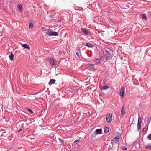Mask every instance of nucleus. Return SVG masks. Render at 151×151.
I'll return each mask as SVG.
<instances>
[{
    "mask_svg": "<svg viewBox=\"0 0 151 151\" xmlns=\"http://www.w3.org/2000/svg\"><path fill=\"white\" fill-rule=\"evenodd\" d=\"M104 52H103L104 56L106 58V61L110 60L112 58V56L110 53L111 50L108 48L105 47L104 49Z\"/></svg>",
    "mask_w": 151,
    "mask_h": 151,
    "instance_id": "1",
    "label": "nucleus"
},
{
    "mask_svg": "<svg viewBox=\"0 0 151 151\" xmlns=\"http://www.w3.org/2000/svg\"><path fill=\"white\" fill-rule=\"evenodd\" d=\"M46 33L48 35L50 36H58V35L57 32L52 31L50 29H48Z\"/></svg>",
    "mask_w": 151,
    "mask_h": 151,
    "instance_id": "2",
    "label": "nucleus"
},
{
    "mask_svg": "<svg viewBox=\"0 0 151 151\" xmlns=\"http://www.w3.org/2000/svg\"><path fill=\"white\" fill-rule=\"evenodd\" d=\"M112 114L111 113H108L106 118L107 122L109 123H111L112 121Z\"/></svg>",
    "mask_w": 151,
    "mask_h": 151,
    "instance_id": "3",
    "label": "nucleus"
},
{
    "mask_svg": "<svg viewBox=\"0 0 151 151\" xmlns=\"http://www.w3.org/2000/svg\"><path fill=\"white\" fill-rule=\"evenodd\" d=\"M125 88L122 87L121 88V91L120 92V96L122 97L123 98L124 96L125 93Z\"/></svg>",
    "mask_w": 151,
    "mask_h": 151,
    "instance_id": "4",
    "label": "nucleus"
},
{
    "mask_svg": "<svg viewBox=\"0 0 151 151\" xmlns=\"http://www.w3.org/2000/svg\"><path fill=\"white\" fill-rule=\"evenodd\" d=\"M89 66H90L89 68V70L91 71H93L95 70V68L94 65L93 64H89Z\"/></svg>",
    "mask_w": 151,
    "mask_h": 151,
    "instance_id": "5",
    "label": "nucleus"
},
{
    "mask_svg": "<svg viewBox=\"0 0 151 151\" xmlns=\"http://www.w3.org/2000/svg\"><path fill=\"white\" fill-rule=\"evenodd\" d=\"M124 108L123 106H122L121 108V116L122 118H123L124 115L125 114Z\"/></svg>",
    "mask_w": 151,
    "mask_h": 151,
    "instance_id": "6",
    "label": "nucleus"
},
{
    "mask_svg": "<svg viewBox=\"0 0 151 151\" xmlns=\"http://www.w3.org/2000/svg\"><path fill=\"white\" fill-rule=\"evenodd\" d=\"M117 133L116 135V137L114 138V139L116 141H117L119 139V136H120V134L118 132H117Z\"/></svg>",
    "mask_w": 151,
    "mask_h": 151,
    "instance_id": "7",
    "label": "nucleus"
},
{
    "mask_svg": "<svg viewBox=\"0 0 151 151\" xmlns=\"http://www.w3.org/2000/svg\"><path fill=\"white\" fill-rule=\"evenodd\" d=\"M17 7L18 8V10L19 12H22L23 11L22 6L21 4H19L18 5Z\"/></svg>",
    "mask_w": 151,
    "mask_h": 151,
    "instance_id": "8",
    "label": "nucleus"
},
{
    "mask_svg": "<svg viewBox=\"0 0 151 151\" xmlns=\"http://www.w3.org/2000/svg\"><path fill=\"white\" fill-rule=\"evenodd\" d=\"M22 46L24 48L27 49L29 50H30L29 46L27 44H23Z\"/></svg>",
    "mask_w": 151,
    "mask_h": 151,
    "instance_id": "9",
    "label": "nucleus"
},
{
    "mask_svg": "<svg viewBox=\"0 0 151 151\" xmlns=\"http://www.w3.org/2000/svg\"><path fill=\"white\" fill-rule=\"evenodd\" d=\"M55 80L54 79H51L50 80V81L48 83L49 85H52L55 83Z\"/></svg>",
    "mask_w": 151,
    "mask_h": 151,
    "instance_id": "10",
    "label": "nucleus"
},
{
    "mask_svg": "<svg viewBox=\"0 0 151 151\" xmlns=\"http://www.w3.org/2000/svg\"><path fill=\"white\" fill-rule=\"evenodd\" d=\"M102 129H97L96 130L95 132H96V134H101L102 133Z\"/></svg>",
    "mask_w": 151,
    "mask_h": 151,
    "instance_id": "11",
    "label": "nucleus"
},
{
    "mask_svg": "<svg viewBox=\"0 0 151 151\" xmlns=\"http://www.w3.org/2000/svg\"><path fill=\"white\" fill-rule=\"evenodd\" d=\"M49 62L52 65H55V62L54 60L52 58H50L49 60Z\"/></svg>",
    "mask_w": 151,
    "mask_h": 151,
    "instance_id": "12",
    "label": "nucleus"
},
{
    "mask_svg": "<svg viewBox=\"0 0 151 151\" xmlns=\"http://www.w3.org/2000/svg\"><path fill=\"white\" fill-rule=\"evenodd\" d=\"M11 54L9 55V58L11 61H12L13 60V58H14V55L12 52H10Z\"/></svg>",
    "mask_w": 151,
    "mask_h": 151,
    "instance_id": "13",
    "label": "nucleus"
},
{
    "mask_svg": "<svg viewBox=\"0 0 151 151\" xmlns=\"http://www.w3.org/2000/svg\"><path fill=\"white\" fill-rule=\"evenodd\" d=\"M145 148L147 149H149L151 150V144H147L145 146Z\"/></svg>",
    "mask_w": 151,
    "mask_h": 151,
    "instance_id": "14",
    "label": "nucleus"
},
{
    "mask_svg": "<svg viewBox=\"0 0 151 151\" xmlns=\"http://www.w3.org/2000/svg\"><path fill=\"white\" fill-rule=\"evenodd\" d=\"M82 32L85 34H88V32L87 29L83 28L82 29Z\"/></svg>",
    "mask_w": 151,
    "mask_h": 151,
    "instance_id": "15",
    "label": "nucleus"
},
{
    "mask_svg": "<svg viewBox=\"0 0 151 151\" xmlns=\"http://www.w3.org/2000/svg\"><path fill=\"white\" fill-rule=\"evenodd\" d=\"M141 123L138 122L137 125V130L139 131L141 129Z\"/></svg>",
    "mask_w": 151,
    "mask_h": 151,
    "instance_id": "16",
    "label": "nucleus"
},
{
    "mask_svg": "<svg viewBox=\"0 0 151 151\" xmlns=\"http://www.w3.org/2000/svg\"><path fill=\"white\" fill-rule=\"evenodd\" d=\"M141 17L144 19L145 20H146L147 19V18L146 16L144 14H141Z\"/></svg>",
    "mask_w": 151,
    "mask_h": 151,
    "instance_id": "17",
    "label": "nucleus"
},
{
    "mask_svg": "<svg viewBox=\"0 0 151 151\" xmlns=\"http://www.w3.org/2000/svg\"><path fill=\"white\" fill-rule=\"evenodd\" d=\"M109 88V86H107V85H103V87L102 88H101V89L102 90H106V89H107L108 88Z\"/></svg>",
    "mask_w": 151,
    "mask_h": 151,
    "instance_id": "18",
    "label": "nucleus"
},
{
    "mask_svg": "<svg viewBox=\"0 0 151 151\" xmlns=\"http://www.w3.org/2000/svg\"><path fill=\"white\" fill-rule=\"evenodd\" d=\"M85 45L86 46H87L89 48H93V46H92V45L89 43H87L86 45Z\"/></svg>",
    "mask_w": 151,
    "mask_h": 151,
    "instance_id": "19",
    "label": "nucleus"
},
{
    "mask_svg": "<svg viewBox=\"0 0 151 151\" xmlns=\"http://www.w3.org/2000/svg\"><path fill=\"white\" fill-rule=\"evenodd\" d=\"M109 128L106 127H105L104 128V133H107L108 132H109Z\"/></svg>",
    "mask_w": 151,
    "mask_h": 151,
    "instance_id": "20",
    "label": "nucleus"
},
{
    "mask_svg": "<svg viewBox=\"0 0 151 151\" xmlns=\"http://www.w3.org/2000/svg\"><path fill=\"white\" fill-rule=\"evenodd\" d=\"M29 28L31 29L33 27V24L32 23H29Z\"/></svg>",
    "mask_w": 151,
    "mask_h": 151,
    "instance_id": "21",
    "label": "nucleus"
},
{
    "mask_svg": "<svg viewBox=\"0 0 151 151\" xmlns=\"http://www.w3.org/2000/svg\"><path fill=\"white\" fill-rule=\"evenodd\" d=\"M19 128L22 129H24V124L23 123L20 124L19 125Z\"/></svg>",
    "mask_w": 151,
    "mask_h": 151,
    "instance_id": "22",
    "label": "nucleus"
},
{
    "mask_svg": "<svg viewBox=\"0 0 151 151\" xmlns=\"http://www.w3.org/2000/svg\"><path fill=\"white\" fill-rule=\"evenodd\" d=\"M27 110L31 114H33V111H32L31 110V109H30L28 107V108H27Z\"/></svg>",
    "mask_w": 151,
    "mask_h": 151,
    "instance_id": "23",
    "label": "nucleus"
},
{
    "mask_svg": "<svg viewBox=\"0 0 151 151\" xmlns=\"http://www.w3.org/2000/svg\"><path fill=\"white\" fill-rule=\"evenodd\" d=\"M95 61L96 63L99 64L100 63V60L99 59L97 58L96 59V60H95Z\"/></svg>",
    "mask_w": 151,
    "mask_h": 151,
    "instance_id": "24",
    "label": "nucleus"
},
{
    "mask_svg": "<svg viewBox=\"0 0 151 151\" xmlns=\"http://www.w3.org/2000/svg\"><path fill=\"white\" fill-rule=\"evenodd\" d=\"M142 120L141 118H140V116L139 115V117H138V122H139L140 123H141Z\"/></svg>",
    "mask_w": 151,
    "mask_h": 151,
    "instance_id": "25",
    "label": "nucleus"
},
{
    "mask_svg": "<svg viewBox=\"0 0 151 151\" xmlns=\"http://www.w3.org/2000/svg\"><path fill=\"white\" fill-rule=\"evenodd\" d=\"M17 128V131L18 132H20V131H22L23 130L22 129V128H19H19L18 127Z\"/></svg>",
    "mask_w": 151,
    "mask_h": 151,
    "instance_id": "26",
    "label": "nucleus"
},
{
    "mask_svg": "<svg viewBox=\"0 0 151 151\" xmlns=\"http://www.w3.org/2000/svg\"><path fill=\"white\" fill-rule=\"evenodd\" d=\"M100 59L102 61L104 60V58L103 56H100Z\"/></svg>",
    "mask_w": 151,
    "mask_h": 151,
    "instance_id": "27",
    "label": "nucleus"
},
{
    "mask_svg": "<svg viewBox=\"0 0 151 151\" xmlns=\"http://www.w3.org/2000/svg\"><path fill=\"white\" fill-rule=\"evenodd\" d=\"M121 149L124 151L126 150H127V148L126 147H121Z\"/></svg>",
    "mask_w": 151,
    "mask_h": 151,
    "instance_id": "28",
    "label": "nucleus"
},
{
    "mask_svg": "<svg viewBox=\"0 0 151 151\" xmlns=\"http://www.w3.org/2000/svg\"><path fill=\"white\" fill-rule=\"evenodd\" d=\"M70 89L69 88H67V92H66V93H68V90H67V89H68V90L70 92V91L71 92V93H72V89H71V88H70V89H71V90H70L69 89Z\"/></svg>",
    "mask_w": 151,
    "mask_h": 151,
    "instance_id": "29",
    "label": "nucleus"
},
{
    "mask_svg": "<svg viewBox=\"0 0 151 151\" xmlns=\"http://www.w3.org/2000/svg\"><path fill=\"white\" fill-rule=\"evenodd\" d=\"M151 120V118L150 117H149L148 119V123H149L150 122Z\"/></svg>",
    "mask_w": 151,
    "mask_h": 151,
    "instance_id": "30",
    "label": "nucleus"
},
{
    "mask_svg": "<svg viewBox=\"0 0 151 151\" xmlns=\"http://www.w3.org/2000/svg\"><path fill=\"white\" fill-rule=\"evenodd\" d=\"M64 141L63 140V139H62L61 141H60V142H61V145H64Z\"/></svg>",
    "mask_w": 151,
    "mask_h": 151,
    "instance_id": "31",
    "label": "nucleus"
},
{
    "mask_svg": "<svg viewBox=\"0 0 151 151\" xmlns=\"http://www.w3.org/2000/svg\"><path fill=\"white\" fill-rule=\"evenodd\" d=\"M148 138H150L149 140H151V134H150L149 135L148 137Z\"/></svg>",
    "mask_w": 151,
    "mask_h": 151,
    "instance_id": "32",
    "label": "nucleus"
},
{
    "mask_svg": "<svg viewBox=\"0 0 151 151\" xmlns=\"http://www.w3.org/2000/svg\"><path fill=\"white\" fill-rule=\"evenodd\" d=\"M76 55L78 56V57H79V53L78 52H76Z\"/></svg>",
    "mask_w": 151,
    "mask_h": 151,
    "instance_id": "33",
    "label": "nucleus"
},
{
    "mask_svg": "<svg viewBox=\"0 0 151 151\" xmlns=\"http://www.w3.org/2000/svg\"><path fill=\"white\" fill-rule=\"evenodd\" d=\"M79 141V139L76 140L74 141V142L76 143V142H78Z\"/></svg>",
    "mask_w": 151,
    "mask_h": 151,
    "instance_id": "34",
    "label": "nucleus"
},
{
    "mask_svg": "<svg viewBox=\"0 0 151 151\" xmlns=\"http://www.w3.org/2000/svg\"><path fill=\"white\" fill-rule=\"evenodd\" d=\"M82 47V46H81L80 47L78 48V50L80 51V49Z\"/></svg>",
    "mask_w": 151,
    "mask_h": 151,
    "instance_id": "35",
    "label": "nucleus"
},
{
    "mask_svg": "<svg viewBox=\"0 0 151 151\" xmlns=\"http://www.w3.org/2000/svg\"><path fill=\"white\" fill-rule=\"evenodd\" d=\"M58 139L60 141H61V140L62 139H61L60 138H59Z\"/></svg>",
    "mask_w": 151,
    "mask_h": 151,
    "instance_id": "36",
    "label": "nucleus"
}]
</instances>
